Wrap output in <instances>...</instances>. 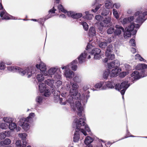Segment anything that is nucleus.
<instances>
[{
	"label": "nucleus",
	"mask_w": 147,
	"mask_h": 147,
	"mask_svg": "<svg viewBox=\"0 0 147 147\" xmlns=\"http://www.w3.org/2000/svg\"><path fill=\"white\" fill-rule=\"evenodd\" d=\"M78 85L75 83L70 82L66 85V89L69 90V95L71 97L69 99L67 102L70 103L71 108L74 110L76 111L78 115L79 116L82 115L83 107L81 103L79 101L76 102L74 105V99H78L79 95L77 89L78 88Z\"/></svg>",
	"instance_id": "1"
},
{
	"label": "nucleus",
	"mask_w": 147,
	"mask_h": 147,
	"mask_svg": "<svg viewBox=\"0 0 147 147\" xmlns=\"http://www.w3.org/2000/svg\"><path fill=\"white\" fill-rule=\"evenodd\" d=\"M85 120V117L83 116L82 118H80L79 120L76 118L74 120L73 125L75 126L76 127V132L73 138V141L74 142H77L79 140V131H81L85 136L87 134L84 129L88 132L90 131V128L84 121Z\"/></svg>",
	"instance_id": "2"
},
{
	"label": "nucleus",
	"mask_w": 147,
	"mask_h": 147,
	"mask_svg": "<svg viewBox=\"0 0 147 147\" xmlns=\"http://www.w3.org/2000/svg\"><path fill=\"white\" fill-rule=\"evenodd\" d=\"M147 15V11L142 12L141 11L136 12L134 16H131L128 18H125L122 20L121 21L122 24L123 25L127 24L128 22H131L134 20V17L138 16L136 20L137 23H142L145 19H144L145 16Z\"/></svg>",
	"instance_id": "3"
},
{
	"label": "nucleus",
	"mask_w": 147,
	"mask_h": 147,
	"mask_svg": "<svg viewBox=\"0 0 147 147\" xmlns=\"http://www.w3.org/2000/svg\"><path fill=\"white\" fill-rule=\"evenodd\" d=\"M8 69L10 71H18L22 76H24V75H28V77L30 78L32 76V74L34 73V71L32 68H26L24 69L20 68L19 67H14L10 66L8 67Z\"/></svg>",
	"instance_id": "4"
},
{
	"label": "nucleus",
	"mask_w": 147,
	"mask_h": 147,
	"mask_svg": "<svg viewBox=\"0 0 147 147\" xmlns=\"http://www.w3.org/2000/svg\"><path fill=\"white\" fill-rule=\"evenodd\" d=\"M127 82L125 81L122 82L120 85L119 84H117L115 86L116 89L120 91V92L123 96V95L124 94L126 90L129 86L127 84Z\"/></svg>",
	"instance_id": "5"
},
{
	"label": "nucleus",
	"mask_w": 147,
	"mask_h": 147,
	"mask_svg": "<svg viewBox=\"0 0 147 147\" xmlns=\"http://www.w3.org/2000/svg\"><path fill=\"white\" fill-rule=\"evenodd\" d=\"M45 85L42 83H40L39 85V88L40 92H44V96L48 97L51 95V93L49 89L45 87Z\"/></svg>",
	"instance_id": "6"
},
{
	"label": "nucleus",
	"mask_w": 147,
	"mask_h": 147,
	"mask_svg": "<svg viewBox=\"0 0 147 147\" xmlns=\"http://www.w3.org/2000/svg\"><path fill=\"white\" fill-rule=\"evenodd\" d=\"M29 121V120L25 118H23L21 119L19 122V124L20 126H22L23 129L26 131L29 128L30 126L28 123Z\"/></svg>",
	"instance_id": "7"
},
{
	"label": "nucleus",
	"mask_w": 147,
	"mask_h": 147,
	"mask_svg": "<svg viewBox=\"0 0 147 147\" xmlns=\"http://www.w3.org/2000/svg\"><path fill=\"white\" fill-rule=\"evenodd\" d=\"M56 70V69L55 68H50L48 71L47 76L49 74L51 77H52V76H53L54 79L55 80L60 79L61 78V75L57 73H55Z\"/></svg>",
	"instance_id": "8"
},
{
	"label": "nucleus",
	"mask_w": 147,
	"mask_h": 147,
	"mask_svg": "<svg viewBox=\"0 0 147 147\" xmlns=\"http://www.w3.org/2000/svg\"><path fill=\"white\" fill-rule=\"evenodd\" d=\"M120 65V63L117 60H115L108 63L107 68L109 70L116 67H118Z\"/></svg>",
	"instance_id": "9"
},
{
	"label": "nucleus",
	"mask_w": 147,
	"mask_h": 147,
	"mask_svg": "<svg viewBox=\"0 0 147 147\" xmlns=\"http://www.w3.org/2000/svg\"><path fill=\"white\" fill-rule=\"evenodd\" d=\"M121 69L118 67L110 70V76L111 77H114L117 76L120 73Z\"/></svg>",
	"instance_id": "10"
},
{
	"label": "nucleus",
	"mask_w": 147,
	"mask_h": 147,
	"mask_svg": "<svg viewBox=\"0 0 147 147\" xmlns=\"http://www.w3.org/2000/svg\"><path fill=\"white\" fill-rule=\"evenodd\" d=\"M36 67L38 69L39 68L41 71V73L45 76H47V73H46V65L44 63L41 62L39 65L38 64L36 65Z\"/></svg>",
	"instance_id": "11"
},
{
	"label": "nucleus",
	"mask_w": 147,
	"mask_h": 147,
	"mask_svg": "<svg viewBox=\"0 0 147 147\" xmlns=\"http://www.w3.org/2000/svg\"><path fill=\"white\" fill-rule=\"evenodd\" d=\"M115 27L116 29L115 30L114 34L115 35H119L121 34L122 32H124V28L119 25H117L115 26Z\"/></svg>",
	"instance_id": "12"
},
{
	"label": "nucleus",
	"mask_w": 147,
	"mask_h": 147,
	"mask_svg": "<svg viewBox=\"0 0 147 147\" xmlns=\"http://www.w3.org/2000/svg\"><path fill=\"white\" fill-rule=\"evenodd\" d=\"M105 55L107 57L103 60V61L105 63L107 62L108 60H112L115 58V55L111 53L105 54Z\"/></svg>",
	"instance_id": "13"
},
{
	"label": "nucleus",
	"mask_w": 147,
	"mask_h": 147,
	"mask_svg": "<svg viewBox=\"0 0 147 147\" xmlns=\"http://www.w3.org/2000/svg\"><path fill=\"white\" fill-rule=\"evenodd\" d=\"M0 16L1 17H3L2 20H9L11 19L9 16L6 12L5 10L3 11H1L0 13Z\"/></svg>",
	"instance_id": "14"
},
{
	"label": "nucleus",
	"mask_w": 147,
	"mask_h": 147,
	"mask_svg": "<svg viewBox=\"0 0 147 147\" xmlns=\"http://www.w3.org/2000/svg\"><path fill=\"white\" fill-rule=\"evenodd\" d=\"M137 32V30H134L133 32L132 33L130 32L126 31L124 33V36L125 38H127L130 37L131 34L133 35H135Z\"/></svg>",
	"instance_id": "15"
},
{
	"label": "nucleus",
	"mask_w": 147,
	"mask_h": 147,
	"mask_svg": "<svg viewBox=\"0 0 147 147\" xmlns=\"http://www.w3.org/2000/svg\"><path fill=\"white\" fill-rule=\"evenodd\" d=\"M65 75L67 78H70L73 77L74 76V72L68 69L66 70L64 74Z\"/></svg>",
	"instance_id": "16"
},
{
	"label": "nucleus",
	"mask_w": 147,
	"mask_h": 147,
	"mask_svg": "<svg viewBox=\"0 0 147 147\" xmlns=\"http://www.w3.org/2000/svg\"><path fill=\"white\" fill-rule=\"evenodd\" d=\"M131 77H133L134 80H138L141 77H143L145 76H140L139 75V72L137 71H135L131 75Z\"/></svg>",
	"instance_id": "17"
},
{
	"label": "nucleus",
	"mask_w": 147,
	"mask_h": 147,
	"mask_svg": "<svg viewBox=\"0 0 147 147\" xmlns=\"http://www.w3.org/2000/svg\"><path fill=\"white\" fill-rule=\"evenodd\" d=\"M85 52H86L84 53H82L78 57V59L80 63H82L85 61V59L86 57L87 54Z\"/></svg>",
	"instance_id": "18"
},
{
	"label": "nucleus",
	"mask_w": 147,
	"mask_h": 147,
	"mask_svg": "<svg viewBox=\"0 0 147 147\" xmlns=\"http://www.w3.org/2000/svg\"><path fill=\"white\" fill-rule=\"evenodd\" d=\"M11 143V140L9 138H7L1 141L0 142V144L1 145L3 146L4 145H8Z\"/></svg>",
	"instance_id": "19"
},
{
	"label": "nucleus",
	"mask_w": 147,
	"mask_h": 147,
	"mask_svg": "<svg viewBox=\"0 0 147 147\" xmlns=\"http://www.w3.org/2000/svg\"><path fill=\"white\" fill-rule=\"evenodd\" d=\"M45 84L50 86L52 88V90H54V86L53 85V84L54 83V82L53 80L48 79L45 81Z\"/></svg>",
	"instance_id": "20"
},
{
	"label": "nucleus",
	"mask_w": 147,
	"mask_h": 147,
	"mask_svg": "<svg viewBox=\"0 0 147 147\" xmlns=\"http://www.w3.org/2000/svg\"><path fill=\"white\" fill-rule=\"evenodd\" d=\"M147 68V65L144 64H139L136 67V69L138 70H142Z\"/></svg>",
	"instance_id": "21"
},
{
	"label": "nucleus",
	"mask_w": 147,
	"mask_h": 147,
	"mask_svg": "<svg viewBox=\"0 0 147 147\" xmlns=\"http://www.w3.org/2000/svg\"><path fill=\"white\" fill-rule=\"evenodd\" d=\"M77 61L76 60H74L71 62L70 64L68 65L69 67H71V69L74 71H76L77 69V67L76 65Z\"/></svg>",
	"instance_id": "22"
},
{
	"label": "nucleus",
	"mask_w": 147,
	"mask_h": 147,
	"mask_svg": "<svg viewBox=\"0 0 147 147\" xmlns=\"http://www.w3.org/2000/svg\"><path fill=\"white\" fill-rule=\"evenodd\" d=\"M23 142V145H22L21 144V141L20 140H17L16 143V144L17 146V147H25L26 144L27 143L26 142Z\"/></svg>",
	"instance_id": "23"
},
{
	"label": "nucleus",
	"mask_w": 147,
	"mask_h": 147,
	"mask_svg": "<svg viewBox=\"0 0 147 147\" xmlns=\"http://www.w3.org/2000/svg\"><path fill=\"white\" fill-rule=\"evenodd\" d=\"M134 23H131L130 25L128 26V27L125 28L126 31H127L131 32H133L134 29Z\"/></svg>",
	"instance_id": "24"
},
{
	"label": "nucleus",
	"mask_w": 147,
	"mask_h": 147,
	"mask_svg": "<svg viewBox=\"0 0 147 147\" xmlns=\"http://www.w3.org/2000/svg\"><path fill=\"white\" fill-rule=\"evenodd\" d=\"M93 140L89 136H87L84 141V143L86 144H89L92 143Z\"/></svg>",
	"instance_id": "25"
},
{
	"label": "nucleus",
	"mask_w": 147,
	"mask_h": 147,
	"mask_svg": "<svg viewBox=\"0 0 147 147\" xmlns=\"http://www.w3.org/2000/svg\"><path fill=\"white\" fill-rule=\"evenodd\" d=\"M27 136V135L26 134L20 133L18 134V136L22 139V141L26 142V137Z\"/></svg>",
	"instance_id": "26"
},
{
	"label": "nucleus",
	"mask_w": 147,
	"mask_h": 147,
	"mask_svg": "<svg viewBox=\"0 0 147 147\" xmlns=\"http://www.w3.org/2000/svg\"><path fill=\"white\" fill-rule=\"evenodd\" d=\"M89 34L90 36L95 35L96 32L95 28L93 27L90 28L89 31Z\"/></svg>",
	"instance_id": "27"
},
{
	"label": "nucleus",
	"mask_w": 147,
	"mask_h": 147,
	"mask_svg": "<svg viewBox=\"0 0 147 147\" xmlns=\"http://www.w3.org/2000/svg\"><path fill=\"white\" fill-rule=\"evenodd\" d=\"M105 7L107 9L112 7V3L110 0H107L105 3Z\"/></svg>",
	"instance_id": "28"
},
{
	"label": "nucleus",
	"mask_w": 147,
	"mask_h": 147,
	"mask_svg": "<svg viewBox=\"0 0 147 147\" xmlns=\"http://www.w3.org/2000/svg\"><path fill=\"white\" fill-rule=\"evenodd\" d=\"M110 70L107 68V69L104 71L103 75V78L104 79H107L110 74Z\"/></svg>",
	"instance_id": "29"
},
{
	"label": "nucleus",
	"mask_w": 147,
	"mask_h": 147,
	"mask_svg": "<svg viewBox=\"0 0 147 147\" xmlns=\"http://www.w3.org/2000/svg\"><path fill=\"white\" fill-rule=\"evenodd\" d=\"M113 47L112 45H109L107 49L105 54L111 53L113 50Z\"/></svg>",
	"instance_id": "30"
},
{
	"label": "nucleus",
	"mask_w": 147,
	"mask_h": 147,
	"mask_svg": "<svg viewBox=\"0 0 147 147\" xmlns=\"http://www.w3.org/2000/svg\"><path fill=\"white\" fill-rule=\"evenodd\" d=\"M3 120L5 122L8 123H10L13 121L12 119L9 117H4Z\"/></svg>",
	"instance_id": "31"
},
{
	"label": "nucleus",
	"mask_w": 147,
	"mask_h": 147,
	"mask_svg": "<svg viewBox=\"0 0 147 147\" xmlns=\"http://www.w3.org/2000/svg\"><path fill=\"white\" fill-rule=\"evenodd\" d=\"M100 52L101 50L100 49L98 48H95L92 50L91 53L92 54H94V55L97 54H100Z\"/></svg>",
	"instance_id": "32"
},
{
	"label": "nucleus",
	"mask_w": 147,
	"mask_h": 147,
	"mask_svg": "<svg viewBox=\"0 0 147 147\" xmlns=\"http://www.w3.org/2000/svg\"><path fill=\"white\" fill-rule=\"evenodd\" d=\"M85 13L86 15L85 16V18L89 20H91L92 19L93 17V15L91 14H89V11H86L85 12Z\"/></svg>",
	"instance_id": "33"
},
{
	"label": "nucleus",
	"mask_w": 147,
	"mask_h": 147,
	"mask_svg": "<svg viewBox=\"0 0 147 147\" xmlns=\"http://www.w3.org/2000/svg\"><path fill=\"white\" fill-rule=\"evenodd\" d=\"M107 45V42L105 41L100 42L99 43V47L102 48H105Z\"/></svg>",
	"instance_id": "34"
},
{
	"label": "nucleus",
	"mask_w": 147,
	"mask_h": 147,
	"mask_svg": "<svg viewBox=\"0 0 147 147\" xmlns=\"http://www.w3.org/2000/svg\"><path fill=\"white\" fill-rule=\"evenodd\" d=\"M36 79L39 82H41L44 80V78L41 74H39L36 76Z\"/></svg>",
	"instance_id": "35"
},
{
	"label": "nucleus",
	"mask_w": 147,
	"mask_h": 147,
	"mask_svg": "<svg viewBox=\"0 0 147 147\" xmlns=\"http://www.w3.org/2000/svg\"><path fill=\"white\" fill-rule=\"evenodd\" d=\"M9 127L10 129L11 130H13L16 127V124L14 123H11L9 125Z\"/></svg>",
	"instance_id": "36"
},
{
	"label": "nucleus",
	"mask_w": 147,
	"mask_h": 147,
	"mask_svg": "<svg viewBox=\"0 0 147 147\" xmlns=\"http://www.w3.org/2000/svg\"><path fill=\"white\" fill-rule=\"evenodd\" d=\"M115 31V30L113 27H111L108 28L107 30V32L108 34H111Z\"/></svg>",
	"instance_id": "37"
},
{
	"label": "nucleus",
	"mask_w": 147,
	"mask_h": 147,
	"mask_svg": "<svg viewBox=\"0 0 147 147\" xmlns=\"http://www.w3.org/2000/svg\"><path fill=\"white\" fill-rule=\"evenodd\" d=\"M105 82H101L97 83L95 85V87L96 88H100L102 85H105Z\"/></svg>",
	"instance_id": "38"
},
{
	"label": "nucleus",
	"mask_w": 147,
	"mask_h": 147,
	"mask_svg": "<svg viewBox=\"0 0 147 147\" xmlns=\"http://www.w3.org/2000/svg\"><path fill=\"white\" fill-rule=\"evenodd\" d=\"M82 16V13H74L73 18L76 19H78L81 17Z\"/></svg>",
	"instance_id": "39"
},
{
	"label": "nucleus",
	"mask_w": 147,
	"mask_h": 147,
	"mask_svg": "<svg viewBox=\"0 0 147 147\" xmlns=\"http://www.w3.org/2000/svg\"><path fill=\"white\" fill-rule=\"evenodd\" d=\"M109 11L108 9H105L102 11L101 14L103 16H106L109 14Z\"/></svg>",
	"instance_id": "40"
},
{
	"label": "nucleus",
	"mask_w": 147,
	"mask_h": 147,
	"mask_svg": "<svg viewBox=\"0 0 147 147\" xmlns=\"http://www.w3.org/2000/svg\"><path fill=\"white\" fill-rule=\"evenodd\" d=\"M8 125L5 123H2L0 124V127L2 129H6Z\"/></svg>",
	"instance_id": "41"
},
{
	"label": "nucleus",
	"mask_w": 147,
	"mask_h": 147,
	"mask_svg": "<svg viewBox=\"0 0 147 147\" xmlns=\"http://www.w3.org/2000/svg\"><path fill=\"white\" fill-rule=\"evenodd\" d=\"M58 9L60 10L61 11L64 12V13H65L67 12V11L65 10V9L64 8L62 5H59L58 7Z\"/></svg>",
	"instance_id": "42"
},
{
	"label": "nucleus",
	"mask_w": 147,
	"mask_h": 147,
	"mask_svg": "<svg viewBox=\"0 0 147 147\" xmlns=\"http://www.w3.org/2000/svg\"><path fill=\"white\" fill-rule=\"evenodd\" d=\"M6 136L5 132H2L0 133V139L3 140L5 138Z\"/></svg>",
	"instance_id": "43"
},
{
	"label": "nucleus",
	"mask_w": 147,
	"mask_h": 147,
	"mask_svg": "<svg viewBox=\"0 0 147 147\" xmlns=\"http://www.w3.org/2000/svg\"><path fill=\"white\" fill-rule=\"evenodd\" d=\"M113 14L114 16L116 19H118L119 18V16L117 11L115 9H113Z\"/></svg>",
	"instance_id": "44"
},
{
	"label": "nucleus",
	"mask_w": 147,
	"mask_h": 147,
	"mask_svg": "<svg viewBox=\"0 0 147 147\" xmlns=\"http://www.w3.org/2000/svg\"><path fill=\"white\" fill-rule=\"evenodd\" d=\"M95 19L98 21H100L103 18V17L100 15H96L95 16Z\"/></svg>",
	"instance_id": "45"
},
{
	"label": "nucleus",
	"mask_w": 147,
	"mask_h": 147,
	"mask_svg": "<svg viewBox=\"0 0 147 147\" xmlns=\"http://www.w3.org/2000/svg\"><path fill=\"white\" fill-rule=\"evenodd\" d=\"M83 28L85 30H87L88 29V26L87 24L85 22H83L82 23Z\"/></svg>",
	"instance_id": "46"
},
{
	"label": "nucleus",
	"mask_w": 147,
	"mask_h": 147,
	"mask_svg": "<svg viewBox=\"0 0 147 147\" xmlns=\"http://www.w3.org/2000/svg\"><path fill=\"white\" fill-rule=\"evenodd\" d=\"M102 5L101 4H99L97 5L94 9H92L91 10L92 12H96L98 9L100 7V6Z\"/></svg>",
	"instance_id": "47"
},
{
	"label": "nucleus",
	"mask_w": 147,
	"mask_h": 147,
	"mask_svg": "<svg viewBox=\"0 0 147 147\" xmlns=\"http://www.w3.org/2000/svg\"><path fill=\"white\" fill-rule=\"evenodd\" d=\"M129 43L131 46L134 47L136 46L135 40L134 39H131L129 41Z\"/></svg>",
	"instance_id": "48"
},
{
	"label": "nucleus",
	"mask_w": 147,
	"mask_h": 147,
	"mask_svg": "<svg viewBox=\"0 0 147 147\" xmlns=\"http://www.w3.org/2000/svg\"><path fill=\"white\" fill-rule=\"evenodd\" d=\"M105 20L106 21L105 22L107 26H108L107 24L110 22L111 21V18L110 17H109L107 18H105Z\"/></svg>",
	"instance_id": "49"
},
{
	"label": "nucleus",
	"mask_w": 147,
	"mask_h": 147,
	"mask_svg": "<svg viewBox=\"0 0 147 147\" xmlns=\"http://www.w3.org/2000/svg\"><path fill=\"white\" fill-rule=\"evenodd\" d=\"M105 21V20L100 22V25L102 27H105L107 26Z\"/></svg>",
	"instance_id": "50"
},
{
	"label": "nucleus",
	"mask_w": 147,
	"mask_h": 147,
	"mask_svg": "<svg viewBox=\"0 0 147 147\" xmlns=\"http://www.w3.org/2000/svg\"><path fill=\"white\" fill-rule=\"evenodd\" d=\"M105 85H106L109 88H113V85L110 82H108L107 84H106V83H105Z\"/></svg>",
	"instance_id": "51"
},
{
	"label": "nucleus",
	"mask_w": 147,
	"mask_h": 147,
	"mask_svg": "<svg viewBox=\"0 0 147 147\" xmlns=\"http://www.w3.org/2000/svg\"><path fill=\"white\" fill-rule=\"evenodd\" d=\"M42 100V97L40 96L37 97L36 99V101L39 103H40L41 102Z\"/></svg>",
	"instance_id": "52"
},
{
	"label": "nucleus",
	"mask_w": 147,
	"mask_h": 147,
	"mask_svg": "<svg viewBox=\"0 0 147 147\" xmlns=\"http://www.w3.org/2000/svg\"><path fill=\"white\" fill-rule=\"evenodd\" d=\"M55 80H55L57 81V82H56V85L57 86H59L62 84V82L59 80Z\"/></svg>",
	"instance_id": "53"
},
{
	"label": "nucleus",
	"mask_w": 147,
	"mask_h": 147,
	"mask_svg": "<svg viewBox=\"0 0 147 147\" xmlns=\"http://www.w3.org/2000/svg\"><path fill=\"white\" fill-rule=\"evenodd\" d=\"M35 115V114L34 113H31L29 114V115L28 117L26 119H27L29 120V119L30 118H32V117H34Z\"/></svg>",
	"instance_id": "54"
},
{
	"label": "nucleus",
	"mask_w": 147,
	"mask_h": 147,
	"mask_svg": "<svg viewBox=\"0 0 147 147\" xmlns=\"http://www.w3.org/2000/svg\"><path fill=\"white\" fill-rule=\"evenodd\" d=\"M5 68V66L4 63L3 62H1L0 64V69H4Z\"/></svg>",
	"instance_id": "55"
},
{
	"label": "nucleus",
	"mask_w": 147,
	"mask_h": 147,
	"mask_svg": "<svg viewBox=\"0 0 147 147\" xmlns=\"http://www.w3.org/2000/svg\"><path fill=\"white\" fill-rule=\"evenodd\" d=\"M74 12L72 11H69L67 12V15L69 17H71L73 18V16L74 15Z\"/></svg>",
	"instance_id": "56"
},
{
	"label": "nucleus",
	"mask_w": 147,
	"mask_h": 147,
	"mask_svg": "<svg viewBox=\"0 0 147 147\" xmlns=\"http://www.w3.org/2000/svg\"><path fill=\"white\" fill-rule=\"evenodd\" d=\"M94 58L95 59H99L101 58V56L100 54L94 55Z\"/></svg>",
	"instance_id": "57"
},
{
	"label": "nucleus",
	"mask_w": 147,
	"mask_h": 147,
	"mask_svg": "<svg viewBox=\"0 0 147 147\" xmlns=\"http://www.w3.org/2000/svg\"><path fill=\"white\" fill-rule=\"evenodd\" d=\"M138 57V59L140 61H143L144 62H146V61L142 58L140 55L139 54H137V57Z\"/></svg>",
	"instance_id": "58"
},
{
	"label": "nucleus",
	"mask_w": 147,
	"mask_h": 147,
	"mask_svg": "<svg viewBox=\"0 0 147 147\" xmlns=\"http://www.w3.org/2000/svg\"><path fill=\"white\" fill-rule=\"evenodd\" d=\"M58 98H59V103L61 105H65L66 104L65 102H62V101L63 100V99L59 98L58 96Z\"/></svg>",
	"instance_id": "59"
},
{
	"label": "nucleus",
	"mask_w": 147,
	"mask_h": 147,
	"mask_svg": "<svg viewBox=\"0 0 147 147\" xmlns=\"http://www.w3.org/2000/svg\"><path fill=\"white\" fill-rule=\"evenodd\" d=\"M114 6L116 8L118 9L120 7V5L119 3H115L114 5Z\"/></svg>",
	"instance_id": "60"
},
{
	"label": "nucleus",
	"mask_w": 147,
	"mask_h": 147,
	"mask_svg": "<svg viewBox=\"0 0 147 147\" xmlns=\"http://www.w3.org/2000/svg\"><path fill=\"white\" fill-rule=\"evenodd\" d=\"M90 88V86H84L83 87V89L84 90L86 91L87 89H88Z\"/></svg>",
	"instance_id": "61"
},
{
	"label": "nucleus",
	"mask_w": 147,
	"mask_h": 147,
	"mask_svg": "<svg viewBox=\"0 0 147 147\" xmlns=\"http://www.w3.org/2000/svg\"><path fill=\"white\" fill-rule=\"evenodd\" d=\"M69 68H70L69 67V65H67L66 66L63 67H62V69H66V70H67V69H68Z\"/></svg>",
	"instance_id": "62"
},
{
	"label": "nucleus",
	"mask_w": 147,
	"mask_h": 147,
	"mask_svg": "<svg viewBox=\"0 0 147 147\" xmlns=\"http://www.w3.org/2000/svg\"><path fill=\"white\" fill-rule=\"evenodd\" d=\"M55 10H56L54 9V7H53L52 9H51L49 10V12H51L52 13H54Z\"/></svg>",
	"instance_id": "63"
},
{
	"label": "nucleus",
	"mask_w": 147,
	"mask_h": 147,
	"mask_svg": "<svg viewBox=\"0 0 147 147\" xmlns=\"http://www.w3.org/2000/svg\"><path fill=\"white\" fill-rule=\"evenodd\" d=\"M131 51L133 53H134L136 52V49L134 48H131Z\"/></svg>",
	"instance_id": "64"
}]
</instances>
